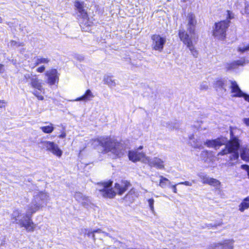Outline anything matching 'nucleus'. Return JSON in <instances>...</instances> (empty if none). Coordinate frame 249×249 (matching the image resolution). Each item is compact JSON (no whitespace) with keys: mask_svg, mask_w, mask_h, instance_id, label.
I'll return each instance as SVG.
<instances>
[{"mask_svg":"<svg viewBox=\"0 0 249 249\" xmlns=\"http://www.w3.org/2000/svg\"><path fill=\"white\" fill-rule=\"evenodd\" d=\"M24 77L26 79V81L28 79H30V76L29 75H24Z\"/></svg>","mask_w":249,"mask_h":249,"instance_id":"nucleus-44","label":"nucleus"},{"mask_svg":"<svg viewBox=\"0 0 249 249\" xmlns=\"http://www.w3.org/2000/svg\"><path fill=\"white\" fill-rule=\"evenodd\" d=\"M148 164L151 167H154L160 169H162L164 168L163 161L157 157H155L152 160L149 161Z\"/></svg>","mask_w":249,"mask_h":249,"instance_id":"nucleus-15","label":"nucleus"},{"mask_svg":"<svg viewBox=\"0 0 249 249\" xmlns=\"http://www.w3.org/2000/svg\"><path fill=\"white\" fill-rule=\"evenodd\" d=\"M188 32L191 34H195L196 33V26L197 24V20L195 14L193 13H189L187 15Z\"/></svg>","mask_w":249,"mask_h":249,"instance_id":"nucleus-12","label":"nucleus"},{"mask_svg":"<svg viewBox=\"0 0 249 249\" xmlns=\"http://www.w3.org/2000/svg\"><path fill=\"white\" fill-rule=\"evenodd\" d=\"M54 126L53 124L50 123L49 125L43 126L40 127L42 131L46 134H50L54 130Z\"/></svg>","mask_w":249,"mask_h":249,"instance_id":"nucleus-24","label":"nucleus"},{"mask_svg":"<svg viewBox=\"0 0 249 249\" xmlns=\"http://www.w3.org/2000/svg\"><path fill=\"white\" fill-rule=\"evenodd\" d=\"M245 12L247 14H249V4L246 6Z\"/></svg>","mask_w":249,"mask_h":249,"instance_id":"nucleus-41","label":"nucleus"},{"mask_svg":"<svg viewBox=\"0 0 249 249\" xmlns=\"http://www.w3.org/2000/svg\"><path fill=\"white\" fill-rule=\"evenodd\" d=\"M230 135V141L226 143L224 148L221 150L219 154L223 155L228 153L231 154L229 158L230 163L233 165L238 162L239 158L238 150L240 147V141L237 137L233 135L232 130L231 131Z\"/></svg>","mask_w":249,"mask_h":249,"instance_id":"nucleus-2","label":"nucleus"},{"mask_svg":"<svg viewBox=\"0 0 249 249\" xmlns=\"http://www.w3.org/2000/svg\"><path fill=\"white\" fill-rule=\"evenodd\" d=\"M2 18L0 17V23H2Z\"/></svg>","mask_w":249,"mask_h":249,"instance_id":"nucleus-47","label":"nucleus"},{"mask_svg":"<svg viewBox=\"0 0 249 249\" xmlns=\"http://www.w3.org/2000/svg\"><path fill=\"white\" fill-rule=\"evenodd\" d=\"M10 43L12 46H16L18 45V42L14 40H10Z\"/></svg>","mask_w":249,"mask_h":249,"instance_id":"nucleus-37","label":"nucleus"},{"mask_svg":"<svg viewBox=\"0 0 249 249\" xmlns=\"http://www.w3.org/2000/svg\"><path fill=\"white\" fill-rule=\"evenodd\" d=\"M50 60L48 58H44V57H40L38 58L37 57L36 61L34 63V65L33 67V68L39 65L40 64H48L50 62Z\"/></svg>","mask_w":249,"mask_h":249,"instance_id":"nucleus-25","label":"nucleus"},{"mask_svg":"<svg viewBox=\"0 0 249 249\" xmlns=\"http://www.w3.org/2000/svg\"><path fill=\"white\" fill-rule=\"evenodd\" d=\"M46 147V150L51 151L54 155L60 158L62 155V151L58 145L53 142L45 141L43 142Z\"/></svg>","mask_w":249,"mask_h":249,"instance_id":"nucleus-11","label":"nucleus"},{"mask_svg":"<svg viewBox=\"0 0 249 249\" xmlns=\"http://www.w3.org/2000/svg\"><path fill=\"white\" fill-rule=\"evenodd\" d=\"M226 20L219 22V40L223 39L226 36V31L230 22V20L234 18V14L231 11L227 10L224 14Z\"/></svg>","mask_w":249,"mask_h":249,"instance_id":"nucleus-5","label":"nucleus"},{"mask_svg":"<svg viewBox=\"0 0 249 249\" xmlns=\"http://www.w3.org/2000/svg\"><path fill=\"white\" fill-rule=\"evenodd\" d=\"M249 209V196L244 198L238 206V210L241 212H244Z\"/></svg>","mask_w":249,"mask_h":249,"instance_id":"nucleus-20","label":"nucleus"},{"mask_svg":"<svg viewBox=\"0 0 249 249\" xmlns=\"http://www.w3.org/2000/svg\"><path fill=\"white\" fill-rule=\"evenodd\" d=\"M66 137V132L63 130L61 132V134L58 136V137L59 138H65Z\"/></svg>","mask_w":249,"mask_h":249,"instance_id":"nucleus-35","label":"nucleus"},{"mask_svg":"<svg viewBox=\"0 0 249 249\" xmlns=\"http://www.w3.org/2000/svg\"><path fill=\"white\" fill-rule=\"evenodd\" d=\"M46 67L44 65H41L38 67L36 69V71L38 73H43L45 70Z\"/></svg>","mask_w":249,"mask_h":249,"instance_id":"nucleus-29","label":"nucleus"},{"mask_svg":"<svg viewBox=\"0 0 249 249\" xmlns=\"http://www.w3.org/2000/svg\"><path fill=\"white\" fill-rule=\"evenodd\" d=\"M42 196H45V195L42 192H40L38 195V196L40 197V199L41 200H43V198H42Z\"/></svg>","mask_w":249,"mask_h":249,"instance_id":"nucleus-40","label":"nucleus"},{"mask_svg":"<svg viewBox=\"0 0 249 249\" xmlns=\"http://www.w3.org/2000/svg\"><path fill=\"white\" fill-rule=\"evenodd\" d=\"M4 71V66L3 64H0V73H3Z\"/></svg>","mask_w":249,"mask_h":249,"instance_id":"nucleus-39","label":"nucleus"},{"mask_svg":"<svg viewBox=\"0 0 249 249\" xmlns=\"http://www.w3.org/2000/svg\"><path fill=\"white\" fill-rule=\"evenodd\" d=\"M243 122L247 126H249V118H244L243 119Z\"/></svg>","mask_w":249,"mask_h":249,"instance_id":"nucleus-36","label":"nucleus"},{"mask_svg":"<svg viewBox=\"0 0 249 249\" xmlns=\"http://www.w3.org/2000/svg\"><path fill=\"white\" fill-rule=\"evenodd\" d=\"M240 157L242 160L249 161V149L247 148H242Z\"/></svg>","mask_w":249,"mask_h":249,"instance_id":"nucleus-23","label":"nucleus"},{"mask_svg":"<svg viewBox=\"0 0 249 249\" xmlns=\"http://www.w3.org/2000/svg\"><path fill=\"white\" fill-rule=\"evenodd\" d=\"M112 183L113 181L111 180L98 183L99 185L103 187V188L100 189L99 192L101 193L103 197L112 199L116 196V193L111 187Z\"/></svg>","mask_w":249,"mask_h":249,"instance_id":"nucleus-6","label":"nucleus"},{"mask_svg":"<svg viewBox=\"0 0 249 249\" xmlns=\"http://www.w3.org/2000/svg\"><path fill=\"white\" fill-rule=\"evenodd\" d=\"M214 25L215 26V29L213 31V35L214 36H216L217 35V28L218 27V22H215Z\"/></svg>","mask_w":249,"mask_h":249,"instance_id":"nucleus-34","label":"nucleus"},{"mask_svg":"<svg viewBox=\"0 0 249 249\" xmlns=\"http://www.w3.org/2000/svg\"><path fill=\"white\" fill-rule=\"evenodd\" d=\"M171 184L170 181L165 177L162 176H160V181L159 185L162 188H164Z\"/></svg>","mask_w":249,"mask_h":249,"instance_id":"nucleus-22","label":"nucleus"},{"mask_svg":"<svg viewBox=\"0 0 249 249\" xmlns=\"http://www.w3.org/2000/svg\"><path fill=\"white\" fill-rule=\"evenodd\" d=\"M142 148H143V146H140L138 148V149H137V150H141V149H142Z\"/></svg>","mask_w":249,"mask_h":249,"instance_id":"nucleus-46","label":"nucleus"},{"mask_svg":"<svg viewBox=\"0 0 249 249\" xmlns=\"http://www.w3.org/2000/svg\"><path fill=\"white\" fill-rule=\"evenodd\" d=\"M181 183V184H184H184H187V182H181V183Z\"/></svg>","mask_w":249,"mask_h":249,"instance_id":"nucleus-48","label":"nucleus"},{"mask_svg":"<svg viewBox=\"0 0 249 249\" xmlns=\"http://www.w3.org/2000/svg\"><path fill=\"white\" fill-rule=\"evenodd\" d=\"M236 64L237 65H242V64L241 63V62L240 61H238L236 62Z\"/></svg>","mask_w":249,"mask_h":249,"instance_id":"nucleus-45","label":"nucleus"},{"mask_svg":"<svg viewBox=\"0 0 249 249\" xmlns=\"http://www.w3.org/2000/svg\"><path fill=\"white\" fill-rule=\"evenodd\" d=\"M139 195L138 194L137 192L134 188H132L130 189V190L127 193L126 195L125 196V197L126 199H128L129 201L132 202L135 198L138 197Z\"/></svg>","mask_w":249,"mask_h":249,"instance_id":"nucleus-19","label":"nucleus"},{"mask_svg":"<svg viewBox=\"0 0 249 249\" xmlns=\"http://www.w3.org/2000/svg\"><path fill=\"white\" fill-rule=\"evenodd\" d=\"M218 83H219V87L220 86H221V87L222 88L224 89V87H223V84L221 81L219 80Z\"/></svg>","mask_w":249,"mask_h":249,"instance_id":"nucleus-42","label":"nucleus"},{"mask_svg":"<svg viewBox=\"0 0 249 249\" xmlns=\"http://www.w3.org/2000/svg\"><path fill=\"white\" fill-rule=\"evenodd\" d=\"M234 241L227 239L219 243V249H233Z\"/></svg>","mask_w":249,"mask_h":249,"instance_id":"nucleus-16","label":"nucleus"},{"mask_svg":"<svg viewBox=\"0 0 249 249\" xmlns=\"http://www.w3.org/2000/svg\"><path fill=\"white\" fill-rule=\"evenodd\" d=\"M218 145H219V147L221 145V144L220 143V142L219 141V144H218Z\"/></svg>","mask_w":249,"mask_h":249,"instance_id":"nucleus-49","label":"nucleus"},{"mask_svg":"<svg viewBox=\"0 0 249 249\" xmlns=\"http://www.w3.org/2000/svg\"><path fill=\"white\" fill-rule=\"evenodd\" d=\"M30 84L32 88L34 89H37L40 91L44 90L41 83L36 77L31 78Z\"/></svg>","mask_w":249,"mask_h":249,"instance_id":"nucleus-17","label":"nucleus"},{"mask_svg":"<svg viewBox=\"0 0 249 249\" xmlns=\"http://www.w3.org/2000/svg\"><path fill=\"white\" fill-rule=\"evenodd\" d=\"M93 97L94 95H93L91 90L88 89L86 90L85 93L83 95H82L80 97H77L76 99H75V101H83L86 102L87 101L90 100L91 98H93Z\"/></svg>","mask_w":249,"mask_h":249,"instance_id":"nucleus-18","label":"nucleus"},{"mask_svg":"<svg viewBox=\"0 0 249 249\" xmlns=\"http://www.w3.org/2000/svg\"><path fill=\"white\" fill-rule=\"evenodd\" d=\"M74 5L75 9L78 10L83 18H88V13L84 9V2L83 1H80L76 0L74 2Z\"/></svg>","mask_w":249,"mask_h":249,"instance_id":"nucleus-14","label":"nucleus"},{"mask_svg":"<svg viewBox=\"0 0 249 249\" xmlns=\"http://www.w3.org/2000/svg\"><path fill=\"white\" fill-rule=\"evenodd\" d=\"M239 51L241 52L242 53L245 52L246 51L249 50V45H248L246 47H239L238 49Z\"/></svg>","mask_w":249,"mask_h":249,"instance_id":"nucleus-31","label":"nucleus"},{"mask_svg":"<svg viewBox=\"0 0 249 249\" xmlns=\"http://www.w3.org/2000/svg\"><path fill=\"white\" fill-rule=\"evenodd\" d=\"M201 182L203 184H208L210 185H214L217 182L216 179L209 178L207 176H202L201 177Z\"/></svg>","mask_w":249,"mask_h":249,"instance_id":"nucleus-21","label":"nucleus"},{"mask_svg":"<svg viewBox=\"0 0 249 249\" xmlns=\"http://www.w3.org/2000/svg\"><path fill=\"white\" fill-rule=\"evenodd\" d=\"M45 75L47 77V82L49 85L53 86L58 84L59 74L56 69L53 68L47 71Z\"/></svg>","mask_w":249,"mask_h":249,"instance_id":"nucleus-9","label":"nucleus"},{"mask_svg":"<svg viewBox=\"0 0 249 249\" xmlns=\"http://www.w3.org/2000/svg\"><path fill=\"white\" fill-rule=\"evenodd\" d=\"M100 231V230L98 229L92 231L93 232V234H95V233L99 232Z\"/></svg>","mask_w":249,"mask_h":249,"instance_id":"nucleus-43","label":"nucleus"},{"mask_svg":"<svg viewBox=\"0 0 249 249\" xmlns=\"http://www.w3.org/2000/svg\"><path fill=\"white\" fill-rule=\"evenodd\" d=\"M7 104V102L5 100H0V108H4Z\"/></svg>","mask_w":249,"mask_h":249,"instance_id":"nucleus-33","label":"nucleus"},{"mask_svg":"<svg viewBox=\"0 0 249 249\" xmlns=\"http://www.w3.org/2000/svg\"><path fill=\"white\" fill-rule=\"evenodd\" d=\"M178 36L180 40L189 49L192 55L195 57H197L198 54V51L195 49L192 38L188 33L184 29L179 30Z\"/></svg>","mask_w":249,"mask_h":249,"instance_id":"nucleus-4","label":"nucleus"},{"mask_svg":"<svg viewBox=\"0 0 249 249\" xmlns=\"http://www.w3.org/2000/svg\"><path fill=\"white\" fill-rule=\"evenodd\" d=\"M131 186L129 180L121 179L118 182L114 184V188L116 191V194L119 196L123 195Z\"/></svg>","mask_w":249,"mask_h":249,"instance_id":"nucleus-8","label":"nucleus"},{"mask_svg":"<svg viewBox=\"0 0 249 249\" xmlns=\"http://www.w3.org/2000/svg\"><path fill=\"white\" fill-rule=\"evenodd\" d=\"M19 215V214L18 215V216H16V215H12L11 216V219L12 221V223L13 224H18V223H19V221L18 222V218L17 217Z\"/></svg>","mask_w":249,"mask_h":249,"instance_id":"nucleus-30","label":"nucleus"},{"mask_svg":"<svg viewBox=\"0 0 249 249\" xmlns=\"http://www.w3.org/2000/svg\"><path fill=\"white\" fill-rule=\"evenodd\" d=\"M87 235L89 237H91L92 238V239H93V240H95L96 238H95V234H93V233L92 231H89L87 232Z\"/></svg>","mask_w":249,"mask_h":249,"instance_id":"nucleus-32","label":"nucleus"},{"mask_svg":"<svg viewBox=\"0 0 249 249\" xmlns=\"http://www.w3.org/2000/svg\"><path fill=\"white\" fill-rule=\"evenodd\" d=\"M145 157L144 153L138 152L137 150H129L128 152V159L133 162L139 161Z\"/></svg>","mask_w":249,"mask_h":249,"instance_id":"nucleus-13","label":"nucleus"},{"mask_svg":"<svg viewBox=\"0 0 249 249\" xmlns=\"http://www.w3.org/2000/svg\"><path fill=\"white\" fill-rule=\"evenodd\" d=\"M96 141L103 147V154L110 152L115 159H120L124 154L125 147L122 140L119 141L114 137L106 136L97 138Z\"/></svg>","mask_w":249,"mask_h":249,"instance_id":"nucleus-1","label":"nucleus"},{"mask_svg":"<svg viewBox=\"0 0 249 249\" xmlns=\"http://www.w3.org/2000/svg\"><path fill=\"white\" fill-rule=\"evenodd\" d=\"M176 186H177L176 184L171 186V188H172L173 191L174 193H177V189Z\"/></svg>","mask_w":249,"mask_h":249,"instance_id":"nucleus-38","label":"nucleus"},{"mask_svg":"<svg viewBox=\"0 0 249 249\" xmlns=\"http://www.w3.org/2000/svg\"><path fill=\"white\" fill-rule=\"evenodd\" d=\"M231 89L233 96L241 97H243L245 100L249 102V95L244 93L239 88L235 81H231Z\"/></svg>","mask_w":249,"mask_h":249,"instance_id":"nucleus-10","label":"nucleus"},{"mask_svg":"<svg viewBox=\"0 0 249 249\" xmlns=\"http://www.w3.org/2000/svg\"><path fill=\"white\" fill-rule=\"evenodd\" d=\"M151 38L152 42V49L153 50L158 51L160 52H162L166 43V38L157 34L152 35L151 36Z\"/></svg>","mask_w":249,"mask_h":249,"instance_id":"nucleus-7","label":"nucleus"},{"mask_svg":"<svg viewBox=\"0 0 249 249\" xmlns=\"http://www.w3.org/2000/svg\"><path fill=\"white\" fill-rule=\"evenodd\" d=\"M42 206L40 204H35L28 208V214L23 216V219L19 221L18 225L20 228H24L27 232H33L36 229V225L32 220V214L40 209Z\"/></svg>","mask_w":249,"mask_h":249,"instance_id":"nucleus-3","label":"nucleus"},{"mask_svg":"<svg viewBox=\"0 0 249 249\" xmlns=\"http://www.w3.org/2000/svg\"><path fill=\"white\" fill-rule=\"evenodd\" d=\"M148 205L150 207V210L152 212H154V199L153 198H149L147 200Z\"/></svg>","mask_w":249,"mask_h":249,"instance_id":"nucleus-27","label":"nucleus"},{"mask_svg":"<svg viewBox=\"0 0 249 249\" xmlns=\"http://www.w3.org/2000/svg\"><path fill=\"white\" fill-rule=\"evenodd\" d=\"M33 94L37 98L38 100L42 101L44 99V97L42 95L39 94L36 91H34L33 92Z\"/></svg>","mask_w":249,"mask_h":249,"instance_id":"nucleus-28","label":"nucleus"},{"mask_svg":"<svg viewBox=\"0 0 249 249\" xmlns=\"http://www.w3.org/2000/svg\"><path fill=\"white\" fill-rule=\"evenodd\" d=\"M205 144L208 147L215 148L217 146H218V140L217 139L212 140H208L205 142Z\"/></svg>","mask_w":249,"mask_h":249,"instance_id":"nucleus-26","label":"nucleus"}]
</instances>
